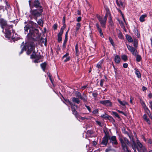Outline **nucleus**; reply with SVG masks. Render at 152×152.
I'll return each instance as SVG.
<instances>
[{
    "label": "nucleus",
    "mask_w": 152,
    "mask_h": 152,
    "mask_svg": "<svg viewBox=\"0 0 152 152\" xmlns=\"http://www.w3.org/2000/svg\"><path fill=\"white\" fill-rule=\"evenodd\" d=\"M25 50H27V53L28 55H29L32 52H33L32 54L31 55V58H36L34 62V63H38L39 59L40 58V56H37L36 54V52L34 50L35 48V45L33 42H27L25 46Z\"/></svg>",
    "instance_id": "nucleus-1"
},
{
    "label": "nucleus",
    "mask_w": 152,
    "mask_h": 152,
    "mask_svg": "<svg viewBox=\"0 0 152 152\" xmlns=\"http://www.w3.org/2000/svg\"><path fill=\"white\" fill-rule=\"evenodd\" d=\"M119 140L121 144L122 148L125 151H127V145L129 143V142L128 139L126 137H119Z\"/></svg>",
    "instance_id": "nucleus-2"
},
{
    "label": "nucleus",
    "mask_w": 152,
    "mask_h": 152,
    "mask_svg": "<svg viewBox=\"0 0 152 152\" xmlns=\"http://www.w3.org/2000/svg\"><path fill=\"white\" fill-rule=\"evenodd\" d=\"M43 11L42 8H40L38 10H32L31 11V14L35 17V19L37 20L38 17L40 16L42 14Z\"/></svg>",
    "instance_id": "nucleus-3"
},
{
    "label": "nucleus",
    "mask_w": 152,
    "mask_h": 152,
    "mask_svg": "<svg viewBox=\"0 0 152 152\" xmlns=\"http://www.w3.org/2000/svg\"><path fill=\"white\" fill-rule=\"evenodd\" d=\"M97 17L100 22L102 27L103 28H105L107 17V15L106 14L103 18H102L99 15H97Z\"/></svg>",
    "instance_id": "nucleus-4"
},
{
    "label": "nucleus",
    "mask_w": 152,
    "mask_h": 152,
    "mask_svg": "<svg viewBox=\"0 0 152 152\" xmlns=\"http://www.w3.org/2000/svg\"><path fill=\"white\" fill-rule=\"evenodd\" d=\"M24 29L25 30V32L26 34L28 33V30L30 29L29 32L28 34V35L29 36H31V37H32V36L33 35L34 36V31H35V32H37L38 31V30L36 28H33L34 30V32L33 31H31V29H30L29 27V25H27L25 26L24 28Z\"/></svg>",
    "instance_id": "nucleus-5"
},
{
    "label": "nucleus",
    "mask_w": 152,
    "mask_h": 152,
    "mask_svg": "<svg viewBox=\"0 0 152 152\" xmlns=\"http://www.w3.org/2000/svg\"><path fill=\"white\" fill-rule=\"evenodd\" d=\"M137 149L138 152H147L146 148L139 141L137 142Z\"/></svg>",
    "instance_id": "nucleus-6"
},
{
    "label": "nucleus",
    "mask_w": 152,
    "mask_h": 152,
    "mask_svg": "<svg viewBox=\"0 0 152 152\" xmlns=\"http://www.w3.org/2000/svg\"><path fill=\"white\" fill-rule=\"evenodd\" d=\"M28 2L31 8H32L34 7L36 8H39V9L42 8V7L40 5V3L39 1L38 0L34 1L32 2V6L31 5V1L29 0Z\"/></svg>",
    "instance_id": "nucleus-7"
},
{
    "label": "nucleus",
    "mask_w": 152,
    "mask_h": 152,
    "mask_svg": "<svg viewBox=\"0 0 152 152\" xmlns=\"http://www.w3.org/2000/svg\"><path fill=\"white\" fill-rule=\"evenodd\" d=\"M0 24L1 25V28H4L6 30H7V28H12V27L11 26H9L7 25V22L3 19H0Z\"/></svg>",
    "instance_id": "nucleus-8"
},
{
    "label": "nucleus",
    "mask_w": 152,
    "mask_h": 152,
    "mask_svg": "<svg viewBox=\"0 0 152 152\" xmlns=\"http://www.w3.org/2000/svg\"><path fill=\"white\" fill-rule=\"evenodd\" d=\"M99 103L107 106H111L112 103L109 100L100 101Z\"/></svg>",
    "instance_id": "nucleus-9"
},
{
    "label": "nucleus",
    "mask_w": 152,
    "mask_h": 152,
    "mask_svg": "<svg viewBox=\"0 0 152 152\" xmlns=\"http://www.w3.org/2000/svg\"><path fill=\"white\" fill-rule=\"evenodd\" d=\"M127 47L128 49L134 55H136L137 54L136 50L131 46L127 45Z\"/></svg>",
    "instance_id": "nucleus-10"
},
{
    "label": "nucleus",
    "mask_w": 152,
    "mask_h": 152,
    "mask_svg": "<svg viewBox=\"0 0 152 152\" xmlns=\"http://www.w3.org/2000/svg\"><path fill=\"white\" fill-rule=\"evenodd\" d=\"M110 142L112 143L113 145H117L118 142L116 140V137L115 136H114L109 138Z\"/></svg>",
    "instance_id": "nucleus-11"
},
{
    "label": "nucleus",
    "mask_w": 152,
    "mask_h": 152,
    "mask_svg": "<svg viewBox=\"0 0 152 152\" xmlns=\"http://www.w3.org/2000/svg\"><path fill=\"white\" fill-rule=\"evenodd\" d=\"M108 142V138L107 136H105L103 138L101 144L105 146L107 144Z\"/></svg>",
    "instance_id": "nucleus-12"
},
{
    "label": "nucleus",
    "mask_w": 152,
    "mask_h": 152,
    "mask_svg": "<svg viewBox=\"0 0 152 152\" xmlns=\"http://www.w3.org/2000/svg\"><path fill=\"white\" fill-rule=\"evenodd\" d=\"M101 117L105 119L111 120L112 119V117L108 115L105 113L101 114Z\"/></svg>",
    "instance_id": "nucleus-13"
},
{
    "label": "nucleus",
    "mask_w": 152,
    "mask_h": 152,
    "mask_svg": "<svg viewBox=\"0 0 152 152\" xmlns=\"http://www.w3.org/2000/svg\"><path fill=\"white\" fill-rule=\"evenodd\" d=\"M66 102L68 104H69L71 106V108H72V112H73L75 110H76L74 108V106H75L76 107H77V105H74L71 102H70L69 100H66Z\"/></svg>",
    "instance_id": "nucleus-14"
},
{
    "label": "nucleus",
    "mask_w": 152,
    "mask_h": 152,
    "mask_svg": "<svg viewBox=\"0 0 152 152\" xmlns=\"http://www.w3.org/2000/svg\"><path fill=\"white\" fill-rule=\"evenodd\" d=\"M10 28H7V30H6V29H5V34L6 37L8 38H10V37L11 33L10 31L9 30V29Z\"/></svg>",
    "instance_id": "nucleus-15"
},
{
    "label": "nucleus",
    "mask_w": 152,
    "mask_h": 152,
    "mask_svg": "<svg viewBox=\"0 0 152 152\" xmlns=\"http://www.w3.org/2000/svg\"><path fill=\"white\" fill-rule=\"evenodd\" d=\"M96 27L98 31H99V32L100 34V35L101 37H104V36H103V34L102 33V30H101V28H100V27H99V24L98 23H96Z\"/></svg>",
    "instance_id": "nucleus-16"
},
{
    "label": "nucleus",
    "mask_w": 152,
    "mask_h": 152,
    "mask_svg": "<svg viewBox=\"0 0 152 152\" xmlns=\"http://www.w3.org/2000/svg\"><path fill=\"white\" fill-rule=\"evenodd\" d=\"M114 61L117 64H119L121 61L120 57L118 55H116L115 56Z\"/></svg>",
    "instance_id": "nucleus-17"
},
{
    "label": "nucleus",
    "mask_w": 152,
    "mask_h": 152,
    "mask_svg": "<svg viewBox=\"0 0 152 152\" xmlns=\"http://www.w3.org/2000/svg\"><path fill=\"white\" fill-rule=\"evenodd\" d=\"M143 118L147 123L149 124H151V122L148 118H147V116L146 114H144L143 116Z\"/></svg>",
    "instance_id": "nucleus-18"
},
{
    "label": "nucleus",
    "mask_w": 152,
    "mask_h": 152,
    "mask_svg": "<svg viewBox=\"0 0 152 152\" xmlns=\"http://www.w3.org/2000/svg\"><path fill=\"white\" fill-rule=\"evenodd\" d=\"M116 2L118 6L120 7H122L123 8H124V5L123 3L121 1H118V0H116Z\"/></svg>",
    "instance_id": "nucleus-19"
},
{
    "label": "nucleus",
    "mask_w": 152,
    "mask_h": 152,
    "mask_svg": "<svg viewBox=\"0 0 152 152\" xmlns=\"http://www.w3.org/2000/svg\"><path fill=\"white\" fill-rule=\"evenodd\" d=\"M118 20V21L121 26L123 28V30L125 31H126V30L125 28V26L124 25V23L122 22V21L121 20H120L119 19H117Z\"/></svg>",
    "instance_id": "nucleus-20"
},
{
    "label": "nucleus",
    "mask_w": 152,
    "mask_h": 152,
    "mask_svg": "<svg viewBox=\"0 0 152 152\" xmlns=\"http://www.w3.org/2000/svg\"><path fill=\"white\" fill-rule=\"evenodd\" d=\"M80 99L82 100L84 102H86L87 101V96L86 95L84 94H83L82 95H81Z\"/></svg>",
    "instance_id": "nucleus-21"
},
{
    "label": "nucleus",
    "mask_w": 152,
    "mask_h": 152,
    "mask_svg": "<svg viewBox=\"0 0 152 152\" xmlns=\"http://www.w3.org/2000/svg\"><path fill=\"white\" fill-rule=\"evenodd\" d=\"M72 101L73 102H75L78 104H79L80 102L79 99L75 97H73L72 98Z\"/></svg>",
    "instance_id": "nucleus-22"
},
{
    "label": "nucleus",
    "mask_w": 152,
    "mask_h": 152,
    "mask_svg": "<svg viewBox=\"0 0 152 152\" xmlns=\"http://www.w3.org/2000/svg\"><path fill=\"white\" fill-rule=\"evenodd\" d=\"M118 101L119 103L121 105L123 106H125L126 104H128V103L126 102L123 101H121L120 99H118Z\"/></svg>",
    "instance_id": "nucleus-23"
},
{
    "label": "nucleus",
    "mask_w": 152,
    "mask_h": 152,
    "mask_svg": "<svg viewBox=\"0 0 152 152\" xmlns=\"http://www.w3.org/2000/svg\"><path fill=\"white\" fill-rule=\"evenodd\" d=\"M135 74L137 75V77L138 78H140L141 77V74L140 72L137 69H135Z\"/></svg>",
    "instance_id": "nucleus-24"
},
{
    "label": "nucleus",
    "mask_w": 152,
    "mask_h": 152,
    "mask_svg": "<svg viewBox=\"0 0 152 152\" xmlns=\"http://www.w3.org/2000/svg\"><path fill=\"white\" fill-rule=\"evenodd\" d=\"M146 16V15H143L140 16V21L143 22L145 21V18Z\"/></svg>",
    "instance_id": "nucleus-25"
},
{
    "label": "nucleus",
    "mask_w": 152,
    "mask_h": 152,
    "mask_svg": "<svg viewBox=\"0 0 152 152\" xmlns=\"http://www.w3.org/2000/svg\"><path fill=\"white\" fill-rule=\"evenodd\" d=\"M117 32H118V36L119 38L120 39H123V35L122 33L120 31L118 30L117 31Z\"/></svg>",
    "instance_id": "nucleus-26"
},
{
    "label": "nucleus",
    "mask_w": 152,
    "mask_h": 152,
    "mask_svg": "<svg viewBox=\"0 0 152 152\" xmlns=\"http://www.w3.org/2000/svg\"><path fill=\"white\" fill-rule=\"evenodd\" d=\"M126 37L127 39L129 42H131L133 41V40L131 37L129 35H126Z\"/></svg>",
    "instance_id": "nucleus-27"
},
{
    "label": "nucleus",
    "mask_w": 152,
    "mask_h": 152,
    "mask_svg": "<svg viewBox=\"0 0 152 152\" xmlns=\"http://www.w3.org/2000/svg\"><path fill=\"white\" fill-rule=\"evenodd\" d=\"M93 133V132L91 130H88L87 132V134L89 136L91 137L92 134Z\"/></svg>",
    "instance_id": "nucleus-28"
},
{
    "label": "nucleus",
    "mask_w": 152,
    "mask_h": 152,
    "mask_svg": "<svg viewBox=\"0 0 152 152\" xmlns=\"http://www.w3.org/2000/svg\"><path fill=\"white\" fill-rule=\"evenodd\" d=\"M134 32L135 34L137 37H139L140 34L139 33L137 29L135 28H134Z\"/></svg>",
    "instance_id": "nucleus-29"
},
{
    "label": "nucleus",
    "mask_w": 152,
    "mask_h": 152,
    "mask_svg": "<svg viewBox=\"0 0 152 152\" xmlns=\"http://www.w3.org/2000/svg\"><path fill=\"white\" fill-rule=\"evenodd\" d=\"M46 66V64L44 63L41 64V66L44 71H45V67Z\"/></svg>",
    "instance_id": "nucleus-30"
},
{
    "label": "nucleus",
    "mask_w": 152,
    "mask_h": 152,
    "mask_svg": "<svg viewBox=\"0 0 152 152\" xmlns=\"http://www.w3.org/2000/svg\"><path fill=\"white\" fill-rule=\"evenodd\" d=\"M103 62V61H102L99 62L97 65V67L99 69L101 68V66Z\"/></svg>",
    "instance_id": "nucleus-31"
},
{
    "label": "nucleus",
    "mask_w": 152,
    "mask_h": 152,
    "mask_svg": "<svg viewBox=\"0 0 152 152\" xmlns=\"http://www.w3.org/2000/svg\"><path fill=\"white\" fill-rule=\"evenodd\" d=\"M80 24L79 23H78L77 24L76 26V31L77 32L79 30L80 27Z\"/></svg>",
    "instance_id": "nucleus-32"
},
{
    "label": "nucleus",
    "mask_w": 152,
    "mask_h": 152,
    "mask_svg": "<svg viewBox=\"0 0 152 152\" xmlns=\"http://www.w3.org/2000/svg\"><path fill=\"white\" fill-rule=\"evenodd\" d=\"M75 94L76 96L78 98H80L81 96V93L78 91H76L75 93Z\"/></svg>",
    "instance_id": "nucleus-33"
},
{
    "label": "nucleus",
    "mask_w": 152,
    "mask_h": 152,
    "mask_svg": "<svg viewBox=\"0 0 152 152\" xmlns=\"http://www.w3.org/2000/svg\"><path fill=\"white\" fill-rule=\"evenodd\" d=\"M75 50L76 55L77 56H78V53L79 52V50L78 49V46L77 44L75 46Z\"/></svg>",
    "instance_id": "nucleus-34"
},
{
    "label": "nucleus",
    "mask_w": 152,
    "mask_h": 152,
    "mask_svg": "<svg viewBox=\"0 0 152 152\" xmlns=\"http://www.w3.org/2000/svg\"><path fill=\"white\" fill-rule=\"evenodd\" d=\"M117 10L118 11V12H120V13L121 14V15L122 17L123 18V20H124V22L125 23H126V21H125V18H124V15L122 14V13L121 12V10L120 9H118V8H117Z\"/></svg>",
    "instance_id": "nucleus-35"
},
{
    "label": "nucleus",
    "mask_w": 152,
    "mask_h": 152,
    "mask_svg": "<svg viewBox=\"0 0 152 152\" xmlns=\"http://www.w3.org/2000/svg\"><path fill=\"white\" fill-rule=\"evenodd\" d=\"M37 23L39 25H40L41 26H42L43 25V21L40 19L37 21Z\"/></svg>",
    "instance_id": "nucleus-36"
},
{
    "label": "nucleus",
    "mask_w": 152,
    "mask_h": 152,
    "mask_svg": "<svg viewBox=\"0 0 152 152\" xmlns=\"http://www.w3.org/2000/svg\"><path fill=\"white\" fill-rule=\"evenodd\" d=\"M112 114H113V115H114L116 117H117L118 118H120L119 115L116 112H115L114 111L112 112Z\"/></svg>",
    "instance_id": "nucleus-37"
},
{
    "label": "nucleus",
    "mask_w": 152,
    "mask_h": 152,
    "mask_svg": "<svg viewBox=\"0 0 152 152\" xmlns=\"http://www.w3.org/2000/svg\"><path fill=\"white\" fill-rule=\"evenodd\" d=\"M67 38L65 37V39L64 41L63 44V47H64V48H65L66 47V44L67 41Z\"/></svg>",
    "instance_id": "nucleus-38"
},
{
    "label": "nucleus",
    "mask_w": 152,
    "mask_h": 152,
    "mask_svg": "<svg viewBox=\"0 0 152 152\" xmlns=\"http://www.w3.org/2000/svg\"><path fill=\"white\" fill-rule=\"evenodd\" d=\"M121 58L124 61H125L127 59V56L125 55H123L121 57Z\"/></svg>",
    "instance_id": "nucleus-39"
},
{
    "label": "nucleus",
    "mask_w": 152,
    "mask_h": 152,
    "mask_svg": "<svg viewBox=\"0 0 152 152\" xmlns=\"http://www.w3.org/2000/svg\"><path fill=\"white\" fill-rule=\"evenodd\" d=\"M141 59V57L139 55H137L136 57V60L137 61H140Z\"/></svg>",
    "instance_id": "nucleus-40"
},
{
    "label": "nucleus",
    "mask_w": 152,
    "mask_h": 152,
    "mask_svg": "<svg viewBox=\"0 0 152 152\" xmlns=\"http://www.w3.org/2000/svg\"><path fill=\"white\" fill-rule=\"evenodd\" d=\"M109 40L112 45L114 46V43L112 39L110 37L109 38Z\"/></svg>",
    "instance_id": "nucleus-41"
},
{
    "label": "nucleus",
    "mask_w": 152,
    "mask_h": 152,
    "mask_svg": "<svg viewBox=\"0 0 152 152\" xmlns=\"http://www.w3.org/2000/svg\"><path fill=\"white\" fill-rule=\"evenodd\" d=\"M135 145H136V143H135V142H134L133 145H132V148L134 150V152H137V151L136 150V148H135Z\"/></svg>",
    "instance_id": "nucleus-42"
},
{
    "label": "nucleus",
    "mask_w": 152,
    "mask_h": 152,
    "mask_svg": "<svg viewBox=\"0 0 152 152\" xmlns=\"http://www.w3.org/2000/svg\"><path fill=\"white\" fill-rule=\"evenodd\" d=\"M77 118L78 119H81V120H84L85 119H87L85 117H81L79 115L77 117Z\"/></svg>",
    "instance_id": "nucleus-43"
},
{
    "label": "nucleus",
    "mask_w": 152,
    "mask_h": 152,
    "mask_svg": "<svg viewBox=\"0 0 152 152\" xmlns=\"http://www.w3.org/2000/svg\"><path fill=\"white\" fill-rule=\"evenodd\" d=\"M134 46L136 47L137 46V41L136 39H135L134 40Z\"/></svg>",
    "instance_id": "nucleus-44"
},
{
    "label": "nucleus",
    "mask_w": 152,
    "mask_h": 152,
    "mask_svg": "<svg viewBox=\"0 0 152 152\" xmlns=\"http://www.w3.org/2000/svg\"><path fill=\"white\" fill-rule=\"evenodd\" d=\"M104 79H101L100 80V86H103V83L104 82Z\"/></svg>",
    "instance_id": "nucleus-45"
},
{
    "label": "nucleus",
    "mask_w": 152,
    "mask_h": 152,
    "mask_svg": "<svg viewBox=\"0 0 152 152\" xmlns=\"http://www.w3.org/2000/svg\"><path fill=\"white\" fill-rule=\"evenodd\" d=\"M92 113L94 114H98V111L97 109H96L92 111Z\"/></svg>",
    "instance_id": "nucleus-46"
},
{
    "label": "nucleus",
    "mask_w": 152,
    "mask_h": 152,
    "mask_svg": "<svg viewBox=\"0 0 152 152\" xmlns=\"http://www.w3.org/2000/svg\"><path fill=\"white\" fill-rule=\"evenodd\" d=\"M72 113L73 114L75 115V116L77 118V117L78 116V115H77V112L76 110L72 112Z\"/></svg>",
    "instance_id": "nucleus-47"
},
{
    "label": "nucleus",
    "mask_w": 152,
    "mask_h": 152,
    "mask_svg": "<svg viewBox=\"0 0 152 152\" xmlns=\"http://www.w3.org/2000/svg\"><path fill=\"white\" fill-rule=\"evenodd\" d=\"M144 109L148 113V112L150 113V111L147 106L145 107Z\"/></svg>",
    "instance_id": "nucleus-48"
},
{
    "label": "nucleus",
    "mask_w": 152,
    "mask_h": 152,
    "mask_svg": "<svg viewBox=\"0 0 152 152\" xmlns=\"http://www.w3.org/2000/svg\"><path fill=\"white\" fill-rule=\"evenodd\" d=\"M70 57H68L66 58V59L64 60V61L65 62H66L68 61H69L70 60Z\"/></svg>",
    "instance_id": "nucleus-49"
},
{
    "label": "nucleus",
    "mask_w": 152,
    "mask_h": 152,
    "mask_svg": "<svg viewBox=\"0 0 152 152\" xmlns=\"http://www.w3.org/2000/svg\"><path fill=\"white\" fill-rule=\"evenodd\" d=\"M65 27L66 26H65V25H64V26L61 28L60 31H63Z\"/></svg>",
    "instance_id": "nucleus-50"
},
{
    "label": "nucleus",
    "mask_w": 152,
    "mask_h": 152,
    "mask_svg": "<svg viewBox=\"0 0 152 152\" xmlns=\"http://www.w3.org/2000/svg\"><path fill=\"white\" fill-rule=\"evenodd\" d=\"M128 64L127 63H124L123 64V66L124 68H126L127 67Z\"/></svg>",
    "instance_id": "nucleus-51"
},
{
    "label": "nucleus",
    "mask_w": 152,
    "mask_h": 152,
    "mask_svg": "<svg viewBox=\"0 0 152 152\" xmlns=\"http://www.w3.org/2000/svg\"><path fill=\"white\" fill-rule=\"evenodd\" d=\"M96 122L98 125L100 126H102L101 124L99 121H96Z\"/></svg>",
    "instance_id": "nucleus-52"
},
{
    "label": "nucleus",
    "mask_w": 152,
    "mask_h": 152,
    "mask_svg": "<svg viewBox=\"0 0 152 152\" xmlns=\"http://www.w3.org/2000/svg\"><path fill=\"white\" fill-rule=\"evenodd\" d=\"M63 31H60L59 34H58V36H61L63 33Z\"/></svg>",
    "instance_id": "nucleus-53"
},
{
    "label": "nucleus",
    "mask_w": 152,
    "mask_h": 152,
    "mask_svg": "<svg viewBox=\"0 0 152 152\" xmlns=\"http://www.w3.org/2000/svg\"><path fill=\"white\" fill-rule=\"evenodd\" d=\"M62 40V38L61 36H58V41L59 42L61 41Z\"/></svg>",
    "instance_id": "nucleus-54"
},
{
    "label": "nucleus",
    "mask_w": 152,
    "mask_h": 152,
    "mask_svg": "<svg viewBox=\"0 0 152 152\" xmlns=\"http://www.w3.org/2000/svg\"><path fill=\"white\" fill-rule=\"evenodd\" d=\"M69 56V54L68 53H66L65 55H64L63 57V58H66L67 57H68V56Z\"/></svg>",
    "instance_id": "nucleus-55"
},
{
    "label": "nucleus",
    "mask_w": 152,
    "mask_h": 152,
    "mask_svg": "<svg viewBox=\"0 0 152 152\" xmlns=\"http://www.w3.org/2000/svg\"><path fill=\"white\" fill-rule=\"evenodd\" d=\"M92 95L94 97H96L97 95V94L96 93H94L92 94Z\"/></svg>",
    "instance_id": "nucleus-56"
},
{
    "label": "nucleus",
    "mask_w": 152,
    "mask_h": 152,
    "mask_svg": "<svg viewBox=\"0 0 152 152\" xmlns=\"http://www.w3.org/2000/svg\"><path fill=\"white\" fill-rule=\"evenodd\" d=\"M149 104H150V106L149 107H150L151 109L152 110V101H151L149 102Z\"/></svg>",
    "instance_id": "nucleus-57"
},
{
    "label": "nucleus",
    "mask_w": 152,
    "mask_h": 152,
    "mask_svg": "<svg viewBox=\"0 0 152 152\" xmlns=\"http://www.w3.org/2000/svg\"><path fill=\"white\" fill-rule=\"evenodd\" d=\"M87 109L90 111L91 112V109L90 107L88 106H86Z\"/></svg>",
    "instance_id": "nucleus-58"
},
{
    "label": "nucleus",
    "mask_w": 152,
    "mask_h": 152,
    "mask_svg": "<svg viewBox=\"0 0 152 152\" xmlns=\"http://www.w3.org/2000/svg\"><path fill=\"white\" fill-rule=\"evenodd\" d=\"M81 20V17H78L77 19V21L78 22H80V21Z\"/></svg>",
    "instance_id": "nucleus-59"
},
{
    "label": "nucleus",
    "mask_w": 152,
    "mask_h": 152,
    "mask_svg": "<svg viewBox=\"0 0 152 152\" xmlns=\"http://www.w3.org/2000/svg\"><path fill=\"white\" fill-rule=\"evenodd\" d=\"M31 24L33 26H36L37 25L36 23H34V22L32 21H31Z\"/></svg>",
    "instance_id": "nucleus-60"
},
{
    "label": "nucleus",
    "mask_w": 152,
    "mask_h": 152,
    "mask_svg": "<svg viewBox=\"0 0 152 152\" xmlns=\"http://www.w3.org/2000/svg\"><path fill=\"white\" fill-rule=\"evenodd\" d=\"M112 150V149H111L110 148H109L108 149H106L105 150V152H109L110 151Z\"/></svg>",
    "instance_id": "nucleus-61"
},
{
    "label": "nucleus",
    "mask_w": 152,
    "mask_h": 152,
    "mask_svg": "<svg viewBox=\"0 0 152 152\" xmlns=\"http://www.w3.org/2000/svg\"><path fill=\"white\" fill-rule=\"evenodd\" d=\"M146 89H147V88L145 87L144 86H143L142 87V90H143V91H145Z\"/></svg>",
    "instance_id": "nucleus-62"
},
{
    "label": "nucleus",
    "mask_w": 152,
    "mask_h": 152,
    "mask_svg": "<svg viewBox=\"0 0 152 152\" xmlns=\"http://www.w3.org/2000/svg\"><path fill=\"white\" fill-rule=\"evenodd\" d=\"M133 100V98H132V97L131 96L130 97V102L132 104V101Z\"/></svg>",
    "instance_id": "nucleus-63"
},
{
    "label": "nucleus",
    "mask_w": 152,
    "mask_h": 152,
    "mask_svg": "<svg viewBox=\"0 0 152 152\" xmlns=\"http://www.w3.org/2000/svg\"><path fill=\"white\" fill-rule=\"evenodd\" d=\"M148 96L149 98H152V95L151 94H149L148 95Z\"/></svg>",
    "instance_id": "nucleus-64"
}]
</instances>
